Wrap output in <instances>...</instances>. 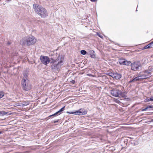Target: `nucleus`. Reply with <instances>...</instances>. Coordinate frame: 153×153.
Instances as JSON below:
<instances>
[{
	"instance_id": "obj_11",
	"label": "nucleus",
	"mask_w": 153,
	"mask_h": 153,
	"mask_svg": "<svg viewBox=\"0 0 153 153\" xmlns=\"http://www.w3.org/2000/svg\"><path fill=\"white\" fill-rule=\"evenodd\" d=\"M65 107V106H64L59 111L56 112L54 114L50 115V116L51 117L54 116H56L58 114H60L61 113V112L64 110Z\"/></svg>"
},
{
	"instance_id": "obj_18",
	"label": "nucleus",
	"mask_w": 153,
	"mask_h": 153,
	"mask_svg": "<svg viewBox=\"0 0 153 153\" xmlns=\"http://www.w3.org/2000/svg\"><path fill=\"white\" fill-rule=\"evenodd\" d=\"M150 101H153V99L152 97L150 98H148L145 100V102H148Z\"/></svg>"
},
{
	"instance_id": "obj_9",
	"label": "nucleus",
	"mask_w": 153,
	"mask_h": 153,
	"mask_svg": "<svg viewBox=\"0 0 153 153\" xmlns=\"http://www.w3.org/2000/svg\"><path fill=\"white\" fill-rule=\"evenodd\" d=\"M87 111H84L82 109H80L76 111L71 112L70 113L75 115H81L85 114H87Z\"/></svg>"
},
{
	"instance_id": "obj_26",
	"label": "nucleus",
	"mask_w": 153,
	"mask_h": 153,
	"mask_svg": "<svg viewBox=\"0 0 153 153\" xmlns=\"http://www.w3.org/2000/svg\"><path fill=\"white\" fill-rule=\"evenodd\" d=\"M87 75L89 76H94L93 75H92L91 74H88Z\"/></svg>"
},
{
	"instance_id": "obj_6",
	"label": "nucleus",
	"mask_w": 153,
	"mask_h": 153,
	"mask_svg": "<svg viewBox=\"0 0 153 153\" xmlns=\"http://www.w3.org/2000/svg\"><path fill=\"white\" fill-rule=\"evenodd\" d=\"M131 69L134 71H136L139 68L141 67V64L139 61H136L131 64Z\"/></svg>"
},
{
	"instance_id": "obj_8",
	"label": "nucleus",
	"mask_w": 153,
	"mask_h": 153,
	"mask_svg": "<svg viewBox=\"0 0 153 153\" xmlns=\"http://www.w3.org/2000/svg\"><path fill=\"white\" fill-rule=\"evenodd\" d=\"M109 75L116 79H120L122 76L121 74L114 73H110Z\"/></svg>"
},
{
	"instance_id": "obj_17",
	"label": "nucleus",
	"mask_w": 153,
	"mask_h": 153,
	"mask_svg": "<svg viewBox=\"0 0 153 153\" xmlns=\"http://www.w3.org/2000/svg\"><path fill=\"white\" fill-rule=\"evenodd\" d=\"M91 53H90V56L92 58H95V55L93 53H94V51H91Z\"/></svg>"
},
{
	"instance_id": "obj_3",
	"label": "nucleus",
	"mask_w": 153,
	"mask_h": 153,
	"mask_svg": "<svg viewBox=\"0 0 153 153\" xmlns=\"http://www.w3.org/2000/svg\"><path fill=\"white\" fill-rule=\"evenodd\" d=\"M36 41V40L34 36H27L23 38L21 40L20 43L23 45H26L29 46L34 44Z\"/></svg>"
},
{
	"instance_id": "obj_23",
	"label": "nucleus",
	"mask_w": 153,
	"mask_h": 153,
	"mask_svg": "<svg viewBox=\"0 0 153 153\" xmlns=\"http://www.w3.org/2000/svg\"><path fill=\"white\" fill-rule=\"evenodd\" d=\"M148 109V108H145L144 109H142V110H141V111H146L147 109Z\"/></svg>"
},
{
	"instance_id": "obj_15",
	"label": "nucleus",
	"mask_w": 153,
	"mask_h": 153,
	"mask_svg": "<svg viewBox=\"0 0 153 153\" xmlns=\"http://www.w3.org/2000/svg\"><path fill=\"white\" fill-rule=\"evenodd\" d=\"M139 77V79H146V78H145V76H143V75H142V72L140 73Z\"/></svg>"
},
{
	"instance_id": "obj_19",
	"label": "nucleus",
	"mask_w": 153,
	"mask_h": 153,
	"mask_svg": "<svg viewBox=\"0 0 153 153\" xmlns=\"http://www.w3.org/2000/svg\"><path fill=\"white\" fill-rule=\"evenodd\" d=\"M4 96V93L2 91H0V99L2 98Z\"/></svg>"
},
{
	"instance_id": "obj_28",
	"label": "nucleus",
	"mask_w": 153,
	"mask_h": 153,
	"mask_svg": "<svg viewBox=\"0 0 153 153\" xmlns=\"http://www.w3.org/2000/svg\"><path fill=\"white\" fill-rule=\"evenodd\" d=\"M58 121H55L54 122V123H56V122H57Z\"/></svg>"
},
{
	"instance_id": "obj_1",
	"label": "nucleus",
	"mask_w": 153,
	"mask_h": 153,
	"mask_svg": "<svg viewBox=\"0 0 153 153\" xmlns=\"http://www.w3.org/2000/svg\"><path fill=\"white\" fill-rule=\"evenodd\" d=\"M64 58L62 55H59L56 59H51V67L53 71L58 70L63 64Z\"/></svg>"
},
{
	"instance_id": "obj_30",
	"label": "nucleus",
	"mask_w": 153,
	"mask_h": 153,
	"mask_svg": "<svg viewBox=\"0 0 153 153\" xmlns=\"http://www.w3.org/2000/svg\"><path fill=\"white\" fill-rule=\"evenodd\" d=\"M2 133V131H0V134H1Z\"/></svg>"
},
{
	"instance_id": "obj_7",
	"label": "nucleus",
	"mask_w": 153,
	"mask_h": 153,
	"mask_svg": "<svg viewBox=\"0 0 153 153\" xmlns=\"http://www.w3.org/2000/svg\"><path fill=\"white\" fill-rule=\"evenodd\" d=\"M40 59L44 65H46L50 62L49 58L47 56H42Z\"/></svg>"
},
{
	"instance_id": "obj_12",
	"label": "nucleus",
	"mask_w": 153,
	"mask_h": 153,
	"mask_svg": "<svg viewBox=\"0 0 153 153\" xmlns=\"http://www.w3.org/2000/svg\"><path fill=\"white\" fill-rule=\"evenodd\" d=\"M153 43V42H152L151 43H150L148 45H146V46H145L143 48V49H148V48H151V45Z\"/></svg>"
},
{
	"instance_id": "obj_27",
	"label": "nucleus",
	"mask_w": 153,
	"mask_h": 153,
	"mask_svg": "<svg viewBox=\"0 0 153 153\" xmlns=\"http://www.w3.org/2000/svg\"><path fill=\"white\" fill-rule=\"evenodd\" d=\"M91 1L94 2L96 1V0H90Z\"/></svg>"
},
{
	"instance_id": "obj_14",
	"label": "nucleus",
	"mask_w": 153,
	"mask_h": 153,
	"mask_svg": "<svg viewBox=\"0 0 153 153\" xmlns=\"http://www.w3.org/2000/svg\"><path fill=\"white\" fill-rule=\"evenodd\" d=\"M131 62L130 61H128L125 59V64H124V65L128 66L131 65Z\"/></svg>"
},
{
	"instance_id": "obj_4",
	"label": "nucleus",
	"mask_w": 153,
	"mask_h": 153,
	"mask_svg": "<svg viewBox=\"0 0 153 153\" xmlns=\"http://www.w3.org/2000/svg\"><path fill=\"white\" fill-rule=\"evenodd\" d=\"M27 73L23 74V77L22 82L23 89L26 91H28L31 88V86L27 79Z\"/></svg>"
},
{
	"instance_id": "obj_24",
	"label": "nucleus",
	"mask_w": 153,
	"mask_h": 153,
	"mask_svg": "<svg viewBox=\"0 0 153 153\" xmlns=\"http://www.w3.org/2000/svg\"><path fill=\"white\" fill-rule=\"evenodd\" d=\"M97 35L100 37L102 38L103 37V36L101 35L100 34H99V33H97Z\"/></svg>"
},
{
	"instance_id": "obj_21",
	"label": "nucleus",
	"mask_w": 153,
	"mask_h": 153,
	"mask_svg": "<svg viewBox=\"0 0 153 153\" xmlns=\"http://www.w3.org/2000/svg\"><path fill=\"white\" fill-rule=\"evenodd\" d=\"M28 104H29L28 102H25L24 103H23L22 104V105L23 106H26V105H28Z\"/></svg>"
},
{
	"instance_id": "obj_5",
	"label": "nucleus",
	"mask_w": 153,
	"mask_h": 153,
	"mask_svg": "<svg viewBox=\"0 0 153 153\" xmlns=\"http://www.w3.org/2000/svg\"><path fill=\"white\" fill-rule=\"evenodd\" d=\"M110 93L112 96L115 97H126V93L125 92H122L117 89H114L111 90Z\"/></svg>"
},
{
	"instance_id": "obj_25",
	"label": "nucleus",
	"mask_w": 153,
	"mask_h": 153,
	"mask_svg": "<svg viewBox=\"0 0 153 153\" xmlns=\"http://www.w3.org/2000/svg\"><path fill=\"white\" fill-rule=\"evenodd\" d=\"M0 113L1 114H7V113L6 112H5L4 111H2V112H0Z\"/></svg>"
},
{
	"instance_id": "obj_16",
	"label": "nucleus",
	"mask_w": 153,
	"mask_h": 153,
	"mask_svg": "<svg viewBox=\"0 0 153 153\" xmlns=\"http://www.w3.org/2000/svg\"><path fill=\"white\" fill-rule=\"evenodd\" d=\"M139 80H140V79H139V76H138L137 77H136L134 78L132 80L130 81L129 82H134V81H138Z\"/></svg>"
},
{
	"instance_id": "obj_22",
	"label": "nucleus",
	"mask_w": 153,
	"mask_h": 153,
	"mask_svg": "<svg viewBox=\"0 0 153 153\" xmlns=\"http://www.w3.org/2000/svg\"><path fill=\"white\" fill-rule=\"evenodd\" d=\"M147 108H148V109L150 108H153V106L152 105H148L147 106Z\"/></svg>"
},
{
	"instance_id": "obj_29",
	"label": "nucleus",
	"mask_w": 153,
	"mask_h": 153,
	"mask_svg": "<svg viewBox=\"0 0 153 153\" xmlns=\"http://www.w3.org/2000/svg\"><path fill=\"white\" fill-rule=\"evenodd\" d=\"M74 82H75V81H74V80H73V81H72V82H73V83H74Z\"/></svg>"
},
{
	"instance_id": "obj_10",
	"label": "nucleus",
	"mask_w": 153,
	"mask_h": 153,
	"mask_svg": "<svg viewBox=\"0 0 153 153\" xmlns=\"http://www.w3.org/2000/svg\"><path fill=\"white\" fill-rule=\"evenodd\" d=\"M142 75H143V76H145V78L146 79L147 78V77L150 75V72L148 71L147 70H145L142 73Z\"/></svg>"
},
{
	"instance_id": "obj_20",
	"label": "nucleus",
	"mask_w": 153,
	"mask_h": 153,
	"mask_svg": "<svg viewBox=\"0 0 153 153\" xmlns=\"http://www.w3.org/2000/svg\"><path fill=\"white\" fill-rule=\"evenodd\" d=\"M81 53L83 55H85L86 53V51L84 50H81L80 51Z\"/></svg>"
},
{
	"instance_id": "obj_2",
	"label": "nucleus",
	"mask_w": 153,
	"mask_h": 153,
	"mask_svg": "<svg viewBox=\"0 0 153 153\" xmlns=\"http://www.w3.org/2000/svg\"><path fill=\"white\" fill-rule=\"evenodd\" d=\"M33 7L35 12L42 17L45 18L48 16L46 10L43 7L39 6L36 4H34Z\"/></svg>"
},
{
	"instance_id": "obj_13",
	"label": "nucleus",
	"mask_w": 153,
	"mask_h": 153,
	"mask_svg": "<svg viewBox=\"0 0 153 153\" xmlns=\"http://www.w3.org/2000/svg\"><path fill=\"white\" fill-rule=\"evenodd\" d=\"M125 59H120L119 60V63L121 65H124V64H125Z\"/></svg>"
}]
</instances>
